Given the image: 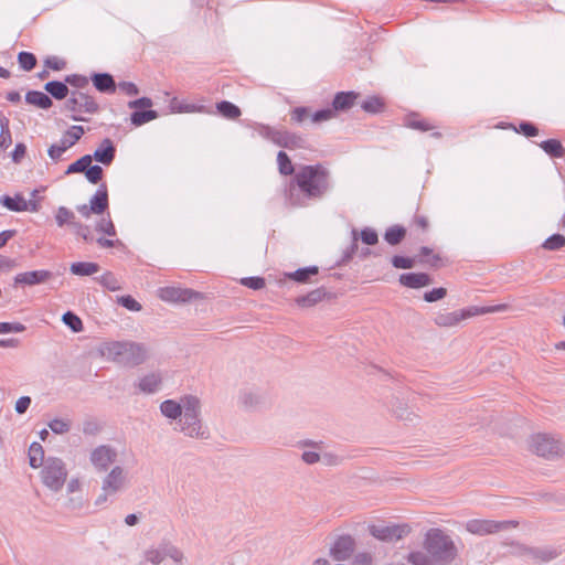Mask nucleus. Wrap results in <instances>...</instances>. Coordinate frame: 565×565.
<instances>
[{
  "instance_id": "a211bd4d",
  "label": "nucleus",
  "mask_w": 565,
  "mask_h": 565,
  "mask_svg": "<svg viewBox=\"0 0 565 565\" xmlns=\"http://www.w3.org/2000/svg\"><path fill=\"white\" fill-rule=\"evenodd\" d=\"M93 86L96 90L103 94H114L117 89V84L114 76L107 72H93L89 76Z\"/></svg>"
},
{
  "instance_id": "ea45409f",
  "label": "nucleus",
  "mask_w": 565,
  "mask_h": 565,
  "mask_svg": "<svg viewBox=\"0 0 565 565\" xmlns=\"http://www.w3.org/2000/svg\"><path fill=\"white\" fill-rule=\"evenodd\" d=\"M351 234H352L351 244L343 250L342 257L335 263L337 267L347 265L349 262L352 260L353 256L359 250V245H358L359 235H358V231L355 228H353Z\"/></svg>"
},
{
  "instance_id": "603ef678",
  "label": "nucleus",
  "mask_w": 565,
  "mask_h": 565,
  "mask_svg": "<svg viewBox=\"0 0 565 565\" xmlns=\"http://www.w3.org/2000/svg\"><path fill=\"white\" fill-rule=\"evenodd\" d=\"M541 246L546 250H559L565 246V236L559 233L552 234Z\"/></svg>"
},
{
  "instance_id": "13d9d810",
  "label": "nucleus",
  "mask_w": 565,
  "mask_h": 565,
  "mask_svg": "<svg viewBox=\"0 0 565 565\" xmlns=\"http://www.w3.org/2000/svg\"><path fill=\"white\" fill-rule=\"evenodd\" d=\"M65 83L75 87V90L84 89L88 86L90 78L82 74H68L65 77Z\"/></svg>"
},
{
  "instance_id": "412c9836",
  "label": "nucleus",
  "mask_w": 565,
  "mask_h": 565,
  "mask_svg": "<svg viewBox=\"0 0 565 565\" xmlns=\"http://www.w3.org/2000/svg\"><path fill=\"white\" fill-rule=\"evenodd\" d=\"M125 476L124 469L120 466H115L103 481L102 491H109L116 494L124 486Z\"/></svg>"
},
{
  "instance_id": "052dcab7",
  "label": "nucleus",
  "mask_w": 565,
  "mask_h": 565,
  "mask_svg": "<svg viewBox=\"0 0 565 565\" xmlns=\"http://www.w3.org/2000/svg\"><path fill=\"white\" fill-rule=\"evenodd\" d=\"M359 239L367 246H373L379 243L377 232L372 227H363L360 232Z\"/></svg>"
},
{
  "instance_id": "f03ea898",
  "label": "nucleus",
  "mask_w": 565,
  "mask_h": 565,
  "mask_svg": "<svg viewBox=\"0 0 565 565\" xmlns=\"http://www.w3.org/2000/svg\"><path fill=\"white\" fill-rule=\"evenodd\" d=\"M424 552H411L406 559L413 565H451L459 555L454 540L439 527L429 529L423 541Z\"/></svg>"
},
{
  "instance_id": "0e129e2a",
  "label": "nucleus",
  "mask_w": 565,
  "mask_h": 565,
  "mask_svg": "<svg viewBox=\"0 0 565 565\" xmlns=\"http://www.w3.org/2000/svg\"><path fill=\"white\" fill-rule=\"evenodd\" d=\"M241 284L253 290H260L265 287L266 280L260 276H250L241 279Z\"/></svg>"
},
{
  "instance_id": "a19ab883",
  "label": "nucleus",
  "mask_w": 565,
  "mask_h": 565,
  "mask_svg": "<svg viewBox=\"0 0 565 565\" xmlns=\"http://www.w3.org/2000/svg\"><path fill=\"white\" fill-rule=\"evenodd\" d=\"M160 412L167 418L177 419L182 415V406L174 399H166L160 404Z\"/></svg>"
},
{
  "instance_id": "20e7f679",
  "label": "nucleus",
  "mask_w": 565,
  "mask_h": 565,
  "mask_svg": "<svg viewBox=\"0 0 565 565\" xmlns=\"http://www.w3.org/2000/svg\"><path fill=\"white\" fill-rule=\"evenodd\" d=\"M64 110L71 111L70 118L74 121H86L81 114H97L100 110L98 103L88 93L72 90L70 97L64 103Z\"/></svg>"
},
{
  "instance_id": "5fc2aeb1",
  "label": "nucleus",
  "mask_w": 565,
  "mask_h": 565,
  "mask_svg": "<svg viewBox=\"0 0 565 565\" xmlns=\"http://www.w3.org/2000/svg\"><path fill=\"white\" fill-rule=\"evenodd\" d=\"M308 118L311 119V110L310 107L307 106H298L290 110V122L291 124H302Z\"/></svg>"
},
{
  "instance_id": "39448f33",
  "label": "nucleus",
  "mask_w": 565,
  "mask_h": 565,
  "mask_svg": "<svg viewBox=\"0 0 565 565\" xmlns=\"http://www.w3.org/2000/svg\"><path fill=\"white\" fill-rule=\"evenodd\" d=\"M505 308L507 305H495L490 307L471 306L452 312H439L434 318V322L438 327H454L467 318L489 312H499L504 310Z\"/></svg>"
},
{
  "instance_id": "a18cd8bd",
  "label": "nucleus",
  "mask_w": 565,
  "mask_h": 565,
  "mask_svg": "<svg viewBox=\"0 0 565 565\" xmlns=\"http://www.w3.org/2000/svg\"><path fill=\"white\" fill-rule=\"evenodd\" d=\"M418 264L417 254L413 257L404 255H394L391 258V265L396 269H412Z\"/></svg>"
},
{
  "instance_id": "37998d69",
  "label": "nucleus",
  "mask_w": 565,
  "mask_h": 565,
  "mask_svg": "<svg viewBox=\"0 0 565 565\" xmlns=\"http://www.w3.org/2000/svg\"><path fill=\"white\" fill-rule=\"evenodd\" d=\"M507 127L511 128L516 134H520L526 138L535 137L540 132L539 127L535 124L527 120L520 121L518 126L510 122L508 124Z\"/></svg>"
},
{
  "instance_id": "e433bc0d",
  "label": "nucleus",
  "mask_w": 565,
  "mask_h": 565,
  "mask_svg": "<svg viewBox=\"0 0 565 565\" xmlns=\"http://www.w3.org/2000/svg\"><path fill=\"white\" fill-rule=\"evenodd\" d=\"M159 117V113L154 109H140L134 110L130 114L131 125L135 127H140L151 120H154Z\"/></svg>"
},
{
  "instance_id": "7c9ffc66",
  "label": "nucleus",
  "mask_w": 565,
  "mask_h": 565,
  "mask_svg": "<svg viewBox=\"0 0 565 565\" xmlns=\"http://www.w3.org/2000/svg\"><path fill=\"white\" fill-rule=\"evenodd\" d=\"M361 108L367 114H381L386 108V102L380 95H371L361 103Z\"/></svg>"
},
{
  "instance_id": "864d4df0",
  "label": "nucleus",
  "mask_w": 565,
  "mask_h": 565,
  "mask_svg": "<svg viewBox=\"0 0 565 565\" xmlns=\"http://www.w3.org/2000/svg\"><path fill=\"white\" fill-rule=\"evenodd\" d=\"M62 321L65 326H67L73 332H81L84 329L82 319L74 313L73 311H66L62 316Z\"/></svg>"
},
{
  "instance_id": "49530a36",
  "label": "nucleus",
  "mask_w": 565,
  "mask_h": 565,
  "mask_svg": "<svg viewBox=\"0 0 565 565\" xmlns=\"http://www.w3.org/2000/svg\"><path fill=\"white\" fill-rule=\"evenodd\" d=\"M181 406H182V414L189 413L191 415H200L201 413V402L199 397L194 395H185L181 399Z\"/></svg>"
},
{
  "instance_id": "4468645a",
  "label": "nucleus",
  "mask_w": 565,
  "mask_h": 565,
  "mask_svg": "<svg viewBox=\"0 0 565 565\" xmlns=\"http://www.w3.org/2000/svg\"><path fill=\"white\" fill-rule=\"evenodd\" d=\"M418 264L429 269L437 270L449 265V259L440 254L434 253L429 246H420L417 253Z\"/></svg>"
},
{
  "instance_id": "72a5a7b5",
  "label": "nucleus",
  "mask_w": 565,
  "mask_h": 565,
  "mask_svg": "<svg viewBox=\"0 0 565 565\" xmlns=\"http://www.w3.org/2000/svg\"><path fill=\"white\" fill-rule=\"evenodd\" d=\"M0 203L12 212H24L26 211V201L24 196L17 193L14 196L3 194L0 196Z\"/></svg>"
},
{
  "instance_id": "c03bdc74",
  "label": "nucleus",
  "mask_w": 565,
  "mask_h": 565,
  "mask_svg": "<svg viewBox=\"0 0 565 565\" xmlns=\"http://www.w3.org/2000/svg\"><path fill=\"white\" fill-rule=\"evenodd\" d=\"M20 68L24 72H31L38 64V58L34 53L28 51H21L17 56Z\"/></svg>"
},
{
  "instance_id": "bf43d9fd",
  "label": "nucleus",
  "mask_w": 565,
  "mask_h": 565,
  "mask_svg": "<svg viewBox=\"0 0 565 565\" xmlns=\"http://www.w3.org/2000/svg\"><path fill=\"white\" fill-rule=\"evenodd\" d=\"M74 218L75 214L70 209L65 206H60L57 209L55 214V221L60 227L64 226L65 224L72 225V223H75Z\"/></svg>"
},
{
  "instance_id": "5701e85b",
  "label": "nucleus",
  "mask_w": 565,
  "mask_h": 565,
  "mask_svg": "<svg viewBox=\"0 0 565 565\" xmlns=\"http://www.w3.org/2000/svg\"><path fill=\"white\" fill-rule=\"evenodd\" d=\"M90 211L94 214H103L109 206L108 189L105 182L98 185L97 191L89 201Z\"/></svg>"
},
{
  "instance_id": "79ce46f5",
  "label": "nucleus",
  "mask_w": 565,
  "mask_h": 565,
  "mask_svg": "<svg viewBox=\"0 0 565 565\" xmlns=\"http://www.w3.org/2000/svg\"><path fill=\"white\" fill-rule=\"evenodd\" d=\"M409 228L412 231H417L422 234L428 233L430 228L428 216L419 213V205H417L416 212L409 222Z\"/></svg>"
},
{
  "instance_id": "6e6552de",
  "label": "nucleus",
  "mask_w": 565,
  "mask_h": 565,
  "mask_svg": "<svg viewBox=\"0 0 565 565\" xmlns=\"http://www.w3.org/2000/svg\"><path fill=\"white\" fill-rule=\"evenodd\" d=\"M530 448L532 452L545 459H555L562 454L559 440L547 434L539 433L532 435Z\"/></svg>"
},
{
  "instance_id": "338daca9",
  "label": "nucleus",
  "mask_w": 565,
  "mask_h": 565,
  "mask_svg": "<svg viewBox=\"0 0 565 565\" xmlns=\"http://www.w3.org/2000/svg\"><path fill=\"white\" fill-rule=\"evenodd\" d=\"M447 296V289L444 287L433 288L429 291L424 292V300L426 302H436L444 299Z\"/></svg>"
},
{
  "instance_id": "f3484780",
  "label": "nucleus",
  "mask_w": 565,
  "mask_h": 565,
  "mask_svg": "<svg viewBox=\"0 0 565 565\" xmlns=\"http://www.w3.org/2000/svg\"><path fill=\"white\" fill-rule=\"evenodd\" d=\"M398 282L411 289H419L426 286H429L433 282V278L427 273H404L398 277Z\"/></svg>"
},
{
  "instance_id": "0eeeda50",
  "label": "nucleus",
  "mask_w": 565,
  "mask_h": 565,
  "mask_svg": "<svg viewBox=\"0 0 565 565\" xmlns=\"http://www.w3.org/2000/svg\"><path fill=\"white\" fill-rule=\"evenodd\" d=\"M367 530L374 539L385 543H394L411 534L412 526L408 523L383 521L379 524H370Z\"/></svg>"
},
{
  "instance_id": "bb28decb",
  "label": "nucleus",
  "mask_w": 565,
  "mask_h": 565,
  "mask_svg": "<svg viewBox=\"0 0 565 565\" xmlns=\"http://www.w3.org/2000/svg\"><path fill=\"white\" fill-rule=\"evenodd\" d=\"M25 103L35 106L39 109L47 110L53 106L51 97L41 90H28L24 96Z\"/></svg>"
},
{
  "instance_id": "4d7b16f0",
  "label": "nucleus",
  "mask_w": 565,
  "mask_h": 565,
  "mask_svg": "<svg viewBox=\"0 0 565 565\" xmlns=\"http://www.w3.org/2000/svg\"><path fill=\"white\" fill-rule=\"evenodd\" d=\"M88 163H92V158H89V154L87 153L72 162L67 167L65 174L84 173Z\"/></svg>"
},
{
  "instance_id": "4c0bfd02",
  "label": "nucleus",
  "mask_w": 565,
  "mask_h": 565,
  "mask_svg": "<svg viewBox=\"0 0 565 565\" xmlns=\"http://www.w3.org/2000/svg\"><path fill=\"white\" fill-rule=\"evenodd\" d=\"M406 227L403 225H392L388 228H386L384 233V239L387 244L392 246H396L403 242V239L406 236Z\"/></svg>"
},
{
  "instance_id": "774afa93",
  "label": "nucleus",
  "mask_w": 565,
  "mask_h": 565,
  "mask_svg": "<svg viewBox=\"0 0 565 565\" xmlns=\"http://www.w3.org/2000/svg\"><path fill=\"white\" fill-rule=\"evenodd\" d=\"M146 558L152 564H160L166 558L163 543L158 548L147 551Z\"/></svg>"
},
{
  "instance_id": "473e14b6",
  "label": "nucleus",
  "mask_w": 565,
  "mask_h": 565,
  "mask_svg": "<svg viewBox=\"0 0 565 565\" xmlns=\"http://www.w3.org/2000/svg\"><path fill=\"white\" fill-rule=\"evenodd\" d=\"M99 269V264L94 262H75L70 266L71 274L81 277L92 276L98 273Z\"/></svg>"
},
{
  "instance_id": "58836bf2",
  "label": "nucleus",
  "mask_w": 565,
  "mask_h": 565,
  "mask_svg": "<svg viewBox=\"0 0 565 565\" xmlns=\"http://www.w3.org/2000/svg\"><path fill=\"white\" fill-rule=\"evenodd\" d=\"M85 134V129L83 126L75 125L71 126L61 138V142L66 147V149L73 147Z\"/></svg>"
},
{
  "instance_id": "dca6fc26",
  "label": "nucleus",
  "mask_w": 565,
  "mask_h": 565,
  "mask_svg": "<svg viewBox=\"0 0 565 565\" xmlns=\"http://www.w3.org/2000/svg\"><path fill=\"white\" fill-rule=\"evenodd\" d=\"M275 145L289 150L294 149H306L307 139L297 132H292L286 129H279Z\"/></svg>"
},
{
  "instance_id": "aec40b11",
  "label": "nucleus",
  "mask_w": 565,
  "mask_h": 565,
  "mask_svg": "<svg viewBox=\"0 0 565 565\" xmlns=\"http://www.w3.org/2000/svg\"><path fill=\"white\" fill-rule=\"evenodd\" d=\"M116 459V452L109 446H99L93 450L90 460L100 471H104Z\"/></svg>"
},
{
  "instance_id": "2f4dec72",
  "label": "nucleus",
  "mask_w": 565,
  "mask_h": 565,
  "mask_svg": "<svg viewBox=\"0 0 565 565\" xmlns=\"http://www.w3.org/2000/svg\"><path fill=\"white\" fill-rule=\"evenodd\" d=\"M162 377L159 373H149L139 380V391L146 394H152L158 391Z\"/></svg>"
},
{
  "instance_id": "e2e57ef3",
  "label": "nucleus",
  "mask_w": 565,
  "mask_h": 565,
  "mask_svg": "<svg viewBox=\"0 0 565 565\" xmlns=\"http://www.w3.org/2000/svg\"><path fill=\"white\" fill-rule=\"evenodd\" d=\"M71 420L68 419H61V418H54L49 423L50 429L54 434H65L68 433L71 429Z\"/></svg>"
},
{
  "instance_id": "a878e982",
  "label": "nucleus",
  "mask_w": 565,
  "mask_h": 565,
  "mask_svg": "<svg viewBox=\"0 0 565 565\" xmlns=\"http://www.w3.org/2000/svg\"><path fill=\"white\" fill-rule=\"evenodd\" d=\"M44 90L46 94L56 100H63L66 97H70L71 89L67 86V83L64 81H50L44 84Z\"/></svg>"
},
{
  "instance_id": "2eb2a0df",
  "label": "nucleus",
  "mask_w": 565,
  "mask_h": 565,
  "mask_svg": "<svg viewBox=\"0 0 565 565\" xmlns=\"http://www.w3.org/2000/svg\"><path fill=\"white\" fill-rule=\"evenodd\" d=\"M116 153L117 148L114 141L110 138H104L94 153L89 154V158H92V161L95 160L100 164L109 167L114 162Z\"/></svg>"
},
{
  "instance_id": "ddd939ff",
  "label": "nucleus",
  "mask_w": 565,
  "mask_h": 565,
  "mask_svg": "<svg viewBox=\"0 0 565 565\" xmlns=\"http://www.w3.org/2000/svg\"><path fill=\"white\" fill-rule=\"evenodd\" d=\"M53 278V273L47 269H38L19 273L13 278V287L17 286H35L45 284Z\"/></svg>"
},
{
  "instance_id": "c9c22d12",
  "label": "nucleus",
  "mask_w": 565,
  "mask_h": 565,
  "mask_svg": "<svg viewBox=\"0 0 565 565\" xmlns=\"http://www.w3.org/2000/svg\"><path fill=\"white\" fill-rule=\"evenodd\" d=\"M29 465L31 468H40L45 463L44 449L38 441H33L29 447Z\"/></svg>"
},
{
  "instance_id": "3c124183",
  "label": "nucleus",
  "mask_w": 565,
  "mask_h": 565,
  "mask_svg": "<svg viewBox=\"0 0 565 565\" xmlns=\"http://www.w3.org/2000/svg\"><path fill=\"white\" fill-rule=\"evenodd\" d=\"M0 148L7 149L12 143L10 121L7 117L0 118Z\"/></svg>"
},
{
  "instance_id": "423d86ee",
  "label": "nucleus",
  "mask_w": 565,
  "mask_h": 565,
  "mask_svg": "<svg viewBox=\"0 0 565 565\" xmlns=\"http://www.w3.org/2000/svg\"><path fill=\"white\" fill-rule=\"evenodd\" d=\"M67 477V470L62 459L56 457H47L41 470V479L45 487L50 490L60 491Z\"/></svg>"
},
{
  "instance_id": "7ed1b4c3",
  "label": "nucleus",
  "mask_w": 565,
  "mask_h": 565,
  "mask_svg": "<svg viewBox=\"0 0 565 565\" xmlns=\"http://www.w3.org/2000/svg\"><path fill=\"white\" fill-rule=\"evenodd\" d=\"M100 354L122 366L135 367L147 360V348L135 341H106L99 345Z\"/></svg>"
},
{
  "instance_id": "c85d7f7f",
  "label": "nucleus",
  "mask_w": 565,
  "mask_h": 565,
  "mask_svg": "<svg viewBox=\"0 0 565 565\" xmlns=\"http://www.w3.org/2000/svg\"><path fill=\"white\" fill-rule=\"evenodd\" d=\"M539 147L552 159H561L565 156V147L559 139H546L540 142Z\"/></svg>"
},
{
  "instance_id": "6ab92c4d",
  "label": "nucleus",
  "mask_w": 565,
  "mask_h": 565,
  "mask_svg": "<svg viewBox=\"0 0 565 565\" xmlns=\"http://www.w3.org/2000/svg\"><path fill=\"white\" fill-rule=\"evenodd\" d=\"M332 292L328 291L324 287L316 288L306 295L299 296L295 299L297 306L301 308H310L321 302L324 299H331Z\"/></svg>"
},
{
  "instance_id": "f8f14e48",
  "label": "nucleus",
  "mask_w": 565,
  "mask_h": 565,
  "mask_svg": "<svg viewBox=\"0 0 565 565\" xmlns=\"http://www.w3.org/2000/svg\"><path fill=\"white\" fill-rule=\"evenodd\" d=\"M180 431L185 436L198 439H207L210 431L207 428L202 427L200 415H191L183 413L180 418Z\"/></svg>"
},
{
  "instance_id": "8fccbe9b",
  "label": "nucleus",
  "mask_w": 565,
  "mask_h": 565,
  "mask_svg": "<svg viewBox=\"0 0 565 565\" xmlns=\"http://www.w3.org/2000/svg\"><path fill=\"white\" fill-rule=\"evenodd\" d=\"M84 175L89 183L100 184V181L104 178V170L99 164L88 163L85 169Z\"/></svg>"
},
{
  "instance_id": "680f3d73",
  "label": "nucleus",
  "mask_w": 565,
  "mask_h": 565,
  "mask_svg": "<svg viewBox=\"0 0 565 565\" xmlns=\"http://www.w3.org/2000/svg\"><path fill=\"white\" fill-rule=\"evenodd\" d=\"M96 231L104 233L110 237L116 236V227L114 222L111 221L110 216L108 215L107 218L103 217L96 223Z\"/></svg>"
},
{
  "instance_id": "cd10ccee",
  "label": "nucleus",
  "mask_w": 565,
  "mask_h": 565,
  "mask_svg": "<svg viewBox=\"0 0 565 565\" xmlns=\"http://www.w3.org/2000/svg\"><path fill=\"white\" fill-rule=\"evenodd\" d=\"M403 125L409 129L426 132L433 130L435 126L420 117L418 113H409L403 118Z\"/></svg>"
},
{
  "instance_id": "4be33fe9",
  "label": "nucleus",
  "mask_w": 565,
  "mask_h": 565,
  "mask_svg": "<svg viewBox=\"0 0 565 565\" xmlns=\"http://www.w3.org/2000/svg\"><path fill=\"white\" fill-rule=\"evenodd\" d=\"M360 97V93L354 90L347 92H338L332 99V110L335 114L337 111H345L353 107L356 99Z\"/></svg>"
},
{
  "instance_id": "393cba45",
  "label": "nucleus",
  "mask_w": 565,
  "mask_h": 565,
  "mask_svg": "<svg viewBox=\"0 0 565 565\" xmlns=\"http://www.w3.org/2000/svg\"><path fill=\"white\" fill-rule=\"evenodd\" d=\"M319 274V267L316 265L306 266L298 268L295 271L285 273V278L292 280L298 284H309L311 282V278Z\"/></svg>"
},
{
  "instance_id": "c756f323",
  "label": "nucleus",
  "mask_w": 565,
  "mask_h": 565,
  "mask_svg": "<svg viewBox=\"0 0 565 565\" xmlns=\"http://www.w3.org/2000/svg\"><path fill=\"white\" fill-rule=\"evenodd\" d=\"M169 109L172 114L202 113L204 110V106L190 104L185 100H180L178 97H172L169 102Z\"/></svg>"
},
{
  "instance_id": "f257e3e1",
  "label": "nucleus",
  "mask_w": 565,
  "mask_h": 565,
  "mask_svg": "<svg viewBox=\"0 0 565 565\" xmlns=\"http://www.w3.org/2000/svg\"><path fill=\"white\" fill-rule=\"evenodd\" d=\"M332 188L331 171L324 164H305L291 179L286 198L292 206H301L302 199L320 200Z\"/></svg>"
},
{
  "instance_id": "69168bd1",
  "label": "nucleus",
  "mask_w": 565,
  "mask_h": 565,
  "mask_svg": "<svg viewBox=\"0 0 565 565\" xmlns=\"http://www.w3.org/2000/svg\"><path fill=\"white\" fill-rule=\"evenodd\" d=\"M117 302L129 311L137 312L142 309L141 305L130 295L120 296Z\"/></svg>"
},
{
  "instance_id": "1a4fd4ad",
  "label": "nucleus",
  "mask_w": 565,
  "mask_h": 565,
  "mask_svg": "<svg viewBox=\"0 0 565 565\" xmlns=\"http://www.w3.org/2000/svg\"><path fill=\"white\" fill-rule=\"evenodd\" d=\"M519 525L518 521L509 520V521H494V520H481V519H472L466 522V530L476 535H488L498 533L500 531H505L512 527H516Z\"/></svg>"
},
{
  "instance_id": "6e6d98bb",
  "label": "nucleus",
  "mask_w": 565,
  "mask_h": 565,
  "mask_svg": "<svg viewBox=\"0 0 565 565\" xmlns=\"http://www.w3.org/2000/svg\"><path fill=\"white\" fill-rule=\"evenodd\" d=\"M253 128L260 137L268 139L275 143V140L277 138L276 134H278L279 129L260 122H254Z\"/></svg>"
},
{
  "instance_id": "9d476101",
  "label": "nucleus",
  "mask_w": 565,
  "mask_h": 565,
  "mask_svg": "<svg viewBox=\"0 0 565 565\" xmlns=\"http://www.w3.org/2000/svg\"><path fill=\"white\" fill-rule=\"evenodd\" d=\"M355 548V539L350 534H341L331 544L329 555L333 561L344 562L353 556Z\"/></svg>"
},
{
  "instance_id": "09e8293b",
  "label": "nucleus",
  "mask_w": 565,
  "mask_h": 565,
  "mask_svg": "<svg viewBox=\"0 0 565 565\" xmlns=\"http://www.w3.org/2000/svg\"><path fill=\"white\" fill-rule=\"evenodd\" d=\"M97 280L104 288L110 291H116L121 288L119 280L111 271L104 273L100 277H96Z\"/></svg>"
},
{
  "instance_id": "de8ad7c7",
  "label": "nucleus",
  "mask_w": 565,
  "mask_h": 565,
  "mask_svg": "<svg viewBox=\"0 0 565 565\" xmlns=\"http://www.w3.org/2000/svg\"><path fill=\"white\" fill-rule=\"evenodd\" d=\"M277 163H278V170H279L280 174L291 175L295 173V167L291 162V159L285 151H282V150L278 151Z\"/></svg>"
},
{
  "instance_id": "9b49d317",
  "label": "nucleus",
  "mask_w": 565,
  "mask_h": 565,
  "mask_svg": "<svg viewBox=\"0 0 565 565\" xmlns=\"http://www.w3.org/2000/svg\"><path fill=\"white\" fill-rule=\"evenodd\" d=\"M159 297L167 302L186 303L194 300L203 299V295L191 288L181 287H163L159 289Z\"/></svg>"
},
{
  "instance_id": "f704fd0d",
  "label": "nucleus",
  "mask_w": 565,
  "mask_h": 565,
  "mask_svg": "<svg viewBox=\"0 0 565 565\" xmlns=\"http://www.w3.org/2000/svg\"><path fill=\"white\" fill-rule=\"evenodd\" d=\"M216 111L224 118L235 120L242 115L241 108L230 100H221L215 105Z\"/></svg>"
},
{
  "instance_id": "b1692460",
  "label": "nucleus",
  "mask_w": 565,
  "mask_h": 565,
  "mask_svg": "<svg viewBox=\"0 0 565 565\" xmlns=\"http://www.w3.org/2000/svg\"><path fill=\"white\" fill-rule=\"evenodd\" d=\"M518 552L531 556L537 563L550 562L558 555L556 550L553 548H533L523 545H518Z\"/></svg>"
}]
</instances>
